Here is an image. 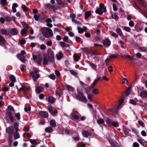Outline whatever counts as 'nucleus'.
<instances>
[{
    "instance_id": "53",
    "label": "nucleus",
    "mask_w": 147,
    "mask_h": 147,
    "mask_svg": "<svg viewBox=\"0 0 147 147\" xmlns=\"http://www.w3.org/2000/svg\"><path fill=\"white\" fill-rule=\"evenodd\" d=\"M4 18L5 21L6 22H9L11 21V18L9 16L5 17Z\"/></svg>"
},
{
    "instance_id": "26",
    "label": "nucleus",
    "mask_w": 147,
    "mask_h": 147,
    "mask_svg": "<svg viewBox=\"0 0 147 147\" xmlns=\"http://www.w3.org/2000/svg\"><path fill=\"white\" fill-rule=\"evenodd\" d=\"M18 7V5L16 3H14L12 4V10L13 13H15L16 12V8Z\"/></svg>"
},
{
    "instance_id": "62",
    "label": "nucleus",
    "mask_w": 147,
    "mask_h": 147,
    "mask_svg": "<svg viewBox=\"0 0 147 147\" xmlns=\"http://www.w3.org/2000/svg\"><path fill=\"white\" fill-rule=\"evenodd\" d=\"M129 26L131 27H133L134 24V22L132 21H130L129 23Z\"/></svg>"
},
{
    "instance_id": "44",
    "label": "nucleus",
    "mask_w": 147,
    "mask_h": 147,
    "mask_svg": "<svg viewBox=\"0 0 147 147\" xmlns=\"http://www.w3.org/2000/svg\"><path fill=\"white\" fill-rule=\"evenodd\" d=\"M18 126L19 125L18 123L16 122L14 123V128H15V129L16 131H18L19 130L18 129Z\"/></svg>"
},
{
    "instance_id": "58",
    "label": "nucleus",
    "mask_w": 147,
    "mask_h": 147,
    "mask_svg": "<svg viewBox=\"0 0 147 147\" xmlns=\"http://www.w3.org/2000/svg\"><path fill=\"white\" fill-rule=\"evenodd\" d=\"M110 34L111 36H113L115 38H117L118 37V35L117 34H116V33H115L114 32H111L110 33Z\"/></svg>"
},
{
    "instance_id": "50",
    "label": "nucleus",
    "mask_w": 147,
    "mask_h": 147,
    "mask_svg": "<svg viewBox=\"0 0 147 147\" xmlns=\"http://www.w3.org/2000/svg\"><path fill=\"white\" fill-rule=\"evenodd\" d=\"M34 17L36 21H38L40 17V15L39 14H36L34 15Z\"/></svg>"
},
{
    "instance_id": "49",
    "label": "nucleus",
    "mask_w": 147,
    "mask_h": 147,
    "mask_svg": "<svg viewBox=\"0 0 147 147\" xmlns=\"http://www.w3.org/2000/svg\"><path fill=\"white\" fill-rule=\"evenodd\" d=\"M27 29H23L21 31V33L22 35H26L27 33Z\"/></svg>"
},
{
    "instance_id": "18",
    "label": "nucleus",
    "mask_w": 147,
    "mask_h": 147,
    "mask_svg": "<svg viewBox=\"0 0 147 147\" xmlns=\"http://www.w3.org/2000/svg\"><path fill=\"white\" fill-rule=\"evenodd\" d=\"M109 142L112 147H119L118 144L115 141H111Z\"/></svg>"
},
{
    "instance_id": "43",
    "label": "nucleus",
    "mask_w": 147,
    "mask_h": 147,
    "mask_svg": "<svg viewBox=\"0 0 147 147\" xmlns=\"http://www.w3.org/2000/svg\"><path fill=\"white\" fill-rule=\"evenodd\" d=\"M75 18H74L71 19L72 22L75 23L76 24L78 25H81V23L80 22L77 21L75 20Z\"/></svg>"
},
{
    "instance_id": "51",
    "label": "nucleus",
    "mask_w": 147,
    "mask_h": 147,
    "mask_svg": "<svg viewBox=\"0 0 147 147\" xmlns=\"http://www.w3.org/2000/svg\"><path fill=\"white\" fill-rule=\"evenodd\" d=\"M48 77L51 79L55 80L56 78V76L54 74H51L48 76Z\"/></svg>"
},
{
    "instance_id": "16",
    "label": "nucleus",
    "mask_w": 147,
    "mask_h": 147,
    "mask_svg": "<svg viewBox=\"0 0 147 147\" xmlns=\"http://www.w3.org/2000/svg\"><path fill=\"white\" fill-rule=\"evenodd\" d=\"M39 114L42 117L47 118L48 116V114L47 112L44 111H40L39 112Z\"/></svg>"
},
{
    "instance_id": "39",
    "label": "nucleus",
    "mask_w": 147,
    "mask_h": 147,
    "mask_svg": "<svg viewBox=\"0 0 147 147\" xmlns=\"http://www.w3.org/2000/svg\"><path fill=\"white\" fill-rule=\"evenodd\" d=\"M123 102V99H121L119 100V105L116 108V111L118 110L119 109L120 106L122 104Z\"/></svg>"
},
{
    "instance_id": "63",
    "label": "nucleus",
    "mask_w": 147,
    "mask_h": 147,
    "mask_svg": "<svg viewBox=\"0 0 147 147\" xmlns=\"http://www.w3.org/2000/svg\"><path fill=\"white\" fill-rule=\"evenodd\" d=\"M71 73L73 75L76 76L77 74V72L75 71L71 70L70 71Z\"/></svg>"
},
{
    "instance_id": "60",
    "label": "nucleus",
    "mask_w": 147,
    "mask_h": 147,
    "mask_svg": "<svg viewBox=\"0 0 147 147\" xmlns=\"http://www.w3.org/2000/svg\"><path fill=\"white\" fill-rule=\"evenodd\" d=\"M139 49L141 51L143 52H146V49L144 47H139Z\"/></svg>"
},
{
    "instance_id": "8",
    "label": "nucleus",
    "mask_w": 147,
    "mask_h": 147,
    "mask_svg": "<svg viewBox=\"0 0 147 147\" xmlns=\"http://www.w3.org/2000/svg\"><path fill=\"white\" fill-rule=\"evenodd\" d=\"M16 87L18 90L20 91H22L25 94H26L28 91H29L30 89V87L28 86L22 85L19 90H18V88L17 87Z\"/></svg>"
},
{
    "instance_id": "17",
    "label": "nucleus",
    "mask_w": 147,
    "mask_h": 147,
    "mask_svg": "<svg viewBox=\"0 0 147 147\" xmlns=\"http://www.w3.org/2000/svg\"><path fill=\"white\" fill-rule=\"evenodd\" d=\"M82 134L85 137H87L91 135V133L87 130H85L82 131Z\"/></svg>"
},
{
    "instance_id": "59",
    "label": "nucleus",
    "mask_w": 147,
    "mask_h": 147,
    "mask_svg": "<svg viewBox=\"0 0 147 147\" xmlns=\"http://www.w3.org/2000/svg\"><path fill=\"white\" fill-rule=\"evenodd\" d=\"M87 97L88 99L90 101H92V96L91 94H88Z\"/></svg>"
},
{
    "instance_id": "2",
    "label": "nucleus",
    "mask_w": 147,
    "mask_h": 147,
    "mask_svg": "<svg viewBox=\"0 0 147 147\" xmlns=\"http://www.w3.org/2000/svg\"><path fill=\"white\" fill-rule=\"evenodd\" d=\"M7 109L8 111L7 113V114L11 121V122H13L14 121V119L12 116V113H14V109L13 107L11 105L8 106Z\"/></svg>"
},
{
    "instance_id": "21",
    "label": "nucleus",
    "mask_w": 147,
    "mask_h": 147,
    "mask_svg": "<svg viewBox=\"0 0 147 147\" xmlns=\"http://www.w3.org/2000/svg\"><path fill=\"white\" fill-rule=\"evenodd\" d=\"M56 57L58 60L61 59L63 57V54L61 52H59L56 55Z\"/></svg>"
},
{
    "instance_id": "9",
    "label": "nucleus",
    "mask_w": 147,
    "mask_h": 147,
    "mask_svg": "<svg viewBox=\"0 0 147 147\" xmlns=\"http://www.w3.org/2000/svg\"><path fill=\"white\" fill-rule=\"evenodd\" d=\"M32 57L33 60L36 61L38 64L40 63L41 62L42 57L41 55H33Z\"/></svg>"
},
{
    "instance_id": "14",
    "label": "nucleus",
    "mask_w": 147,
    "mask_h": 147,
    "mask_svg": "<svg viewBox=\"0 0 147 147\" xmlns=\"http://www.w3.org/2000/svg\"><path fill=\"white\" fill-rule=\"evenodd\" d=\"M17 57L18 58L22 63H25L26 61V59L25 57L20 54H17Z\"/></svg>"
},
{
    "instance_id": "55",
    "label": "nucleus",
    "mask_w": 147,
    "mask_h": 147,
    "mask_svg": "<svg viewBox=\"0 0 147 147\" xmlns=\"http://www.w3.org/2000/svg\"><path fill=\"white\" fill-rule=\"evenodd\" d=\"M0 3L1 5L4 6L7 3L6 0H0Z\"/></svg>"
},
{
    "instance_id": "40",
    "label": "nucleus",
    "mask_w": 147,
    "mask_h": 147,
    "mask_svg": "<svg viewBox=\"0 0 147 147\" xmlns=\"http://www.w3.org/2000/svg\"><path fill=\"white\" fill-rule=\"evenodd\" d=\"M96 38L98 40L99 39L100 37V30L99 29H97L96 30Z\"/></svg>"
},
{
    "instance_id": "33",
    "label": "nucleus",
    "mask_w": 147,
    "mask_h": 147,
    "mask_svg": "<svg viewBox=\"0 0 147 147\" xmlns=\"http://www.w3.org/2000/svg\"><path fill=\"white\" fill-rule=\"evenodd\" d=\"M43 90V88L40 86H37L36 88V90L37 93H40Z\"/></svg>"
},
{
    "instance_id": "4",
    "label": "nucleus",
    "mask_w": 147,
    "mask_h": 147,
    "mask_svg": "<svg viewBox=\"0 0 147 147\" xmlns=\"http://www.w3.org/2000/svg\"><path fill=\"white\" fill-rule=\"evenodd\" d=\"M99 6V8L97 9L95 11L96 13L101 15L102 14L103 12H106V8L103 4H100Z\"/></svg>"
},
{
    "instance_id": "1",
    "label": "nucleus",
    "mask_w": 147,
    "mask_h": 147,
    "mask_svg": "<svg viewBox=\"0 0 147 147\" xmlns=\"http://www.w3.org/2000/svg\"><path fill=\"white\" fill-rule=\"evenodd\" d=\"M42 34L45 37L49 38L53 36V33L52 30L49 28H42L40 29Z\"/></svg>"
},
{
    "instance_id": "3",
    "label": "nucleus",
    "mask_w": 147,
    "mask_h": 147,
    "mask_svg": "<svg viewBox=\"0 0 147 147\" xmlns=\"http://www.w3.org/2000/svg\"><path fill=\"white\" fill-rule=\"evenodd\" d=\"M30 76L32 78L34 82L37 81V79L40 77L38 73V71L37 69H34L32 71H30Z\"/></svg>"
},
{
    "instance_id": "25",
    "label": "nucleus",
    "mask_w": 147,
    "mask_h": 147,
    "mask_svg": "<svg viewBox=\"0 0 147 147\" xmlns=\"http://www.w3.org/2000/svg\"><path fill=\"white\" fill-rule=\"evenodd\" d=\"M123 131L125 134L129 135V132L130 130L125 126L123 127Z\"/></svg>"
},
{
    "instance_id": "48",
    "label": "nucleus",
    "mask_w": 147,
    "mask_h": 147,
    "mask_svg": "<svg viewBox=\"0 0 147 147\" xmlns=\"http://www.w3.org/2000/svg\"><path fill=\"white\" fill-rule=\"evenodd\" d=\"M87 62H88V63L89 64L90 66L91 67L93 68L94 69L96 70V66L95 65L94 63H90L89 61H87Z\"/></svg>"
},
{
    "instance_id": "27",
    "label": "nucleus",
    "mask_w": 147,
    "mask_h": 147,
    "mask_svg": "<svg viewBox=\"0 0 147 147\" xmlns=\"http://www.w3.org/2000/svg\"><path fill=\"white\" fill-rule=\"evenodd\" d=\"M45 131L47 132L51 133L53 131V129L51 127L48 126L45 128Z\"/></svg>"
},
{
    "instance_id": "34",
    "label": "nucleus",
    "mask_w": 147,
    "mask_h": 147,
    "mask_svg": "<svg viewBox=\"0 0 147 147\" xmlns=\"http://www.w3.org/2000/svg\"><path fill=\"white\" fill-rule=\"evenodd\" d=\"M105 121L106 123L107 124L109 125V126H111L112 125V123L113 121L112 120L109 118H107Z\"/></svg>"
},
{
    "instance_id": "15",
    "label": "nucleus",
    "mask_w": 147,
    "mask_h": 147,
    "mask_svg": "<svg viewBox=\"0 0 147 147\" xmlns=\"http://www.w3.org/2000/svg\"><path fill=\"white\" fill-rule=\"evenodd\" d=\"M111 41L108 39L106 38L104 41V45L106 47H109Z\"/></svg>"
},
{
    "instance_id": "29",
    "label": "nucleus",
    "mask_w": 147,
    "mask_h": 147,
    "mask_svg": "<svg viewBox=\"0 0 147 147\" xmlns=\"http://www.w3.org/2000/svg\"><path fill=\"white\" fill-rule=\"evenodd\" d=\"M116 32L119 35L121 36H123V35L122 33L121 29L119 28H117L116 29Z\"/></svg>"
},
{
    "instance_id": "54",
    "label": "nucleus",
    "mask_w": 147,
    "mask_h": 147,
    "mask_svg": "<svg viewBox=\"0 0 147 147\" xmlns=\"http://www.w3.org/2000/svg\"><path fill=\"white\" fill-rule=\"evenodd\" d=\"M76 41L79 43H81L82 42V41H81V38L78 36H76L75 38Z\"/></svg>"
},
{
    "instance_id": "47",
    "label": "nucleus",
    "mask_w": 147,
    "mask_h": 147,
    "mask_svg": "<svg viewBox=\"0 0 147 147\" xmlns=\"http://www.w3.org/2000/svg\"><path fill=\"white\" fill-rule=\"evenodd\" d=\"M11 81L13 82H15L16 81V78L13 75H11L9 77Z\"/></svg>"
},
{
    "instance_id": "11",
    "label": "nucleus",
    "mask_w": 147,
    "mask_h": 147,
    "mask_svg": "<svg viewBox=\"0 0 147 147\" xmlns=\"http://www.w3.org/2000/svg\"><path fill=\"white\" fill-rule=\"evenodd\" d=\"M5 130L6 133L9 134H12L13 133L14 129L13 126H10L7 128Z\"/></svg>"
},
{
    "instance_id": "57",
    "label": "nucleus",
    "mask_w": 147,
    "mask_h": 147,
    "mask_svg": "<svg viewBox=\"0 0 147 147\" xmlns=\"http://www.w3.org/2000/svg\"><path fill=\"white\" fill-rule=\"evenodd\" d=\"M92 92L93 93L97 94L98 93L99 90L96 88H94L92 91Z\"/></svg>"
},
{
    "instance_id": "45",
    "label": "nucleus",
    "mask_w": 147,
    "mask_h": 147,
    "mask_svg": "<svg viewBox=\"0 0 147 147\" xmlns=\"http://www.w3.org/2000/svg\"><path fill=\"white\" fill-rule=\"evenodd\" d=\"M15 116L18 120H19L20 119V113H15Z\"/></svg>"
},
{
    "instance_id": "13",
    "label": "nucleus",
    "mask_w": 147,
    "mask_h": 147,
    "mask_svg": "<svg viewBox=\"0 0 147 147\" xmlns=\"http://www.w3.org/2000/svg\"><path fill=\"white\" fill-rule=\"evenodd\" d=\"M47 101L51 104L54 103L56 101V99L52 96H50L46 98Z\"/></svg>"
},
{
    "instance_id": "20",
    "label": "nucleus",
    "mask_w": 147,
    "mask_h": 147,
    "mask_svg": "<svg viewBox=\"0 0 147 147\" xmlns=\"http://www.w3.org/2000/svg\"><path fill=\"white\" fill-rule=\"evenodd\" d=\"M44 5L49 9H55V7L53 5H51L49 3H46L44 4Z\"/></svg>"
},
{
    "instance_id": "6",
    "label": "nucleus",
    "mask_w": 147,
    "mask_h": 147,
    "mask_svg": "<svg viewBox=\"0 0 147 147\" xmlns=\"http://www.w3.org/2000/svg\"><path fill=\"white\" fill-rule=\"evenodd\" d=\"M71 117L74 120H78L79 119L80 115V114L76 111H73L71 114Z\"/></svg>"
},
{
    "instance_id": "36",
    "label": "nucleus",
    "mask_w": 147,
    "mask_h": 147,
    "mask_svg": "<svg viewBox=\"0 0 147 147\" xmlns=\"http://www.w3.org/2000/svg\"><path fill=\"white\" fill-rule=\"evenodd\" d=\"M65 87L69 91H72L74 90V89L72 87L68 85H66Z\"/></svg>"
},
{
    "instance_id": "19",
    "label": "nucleus",
    "mask_w": 147,
    "mask_h": 147,
    "mask_svg": "<svg viewBox=\"0 0 147 147\" xmlns=\"http://www.w3.org/2000/svg\"><path fill=\"white\" fill-rule=\"evenodd\" d=\"M18 32V30L16 28H12L9 31V33L13 35L17 34Z\"/></svg>"
},
{
    "instance_id": "42",
    "label": "nucleus",
    "mask_w": 147,
    "mask_h": 147,
    "mask_svg": "<svg viewBox=\"0 0 147 147\" xmlns=\"http://www.w3.org/2000/svg\"><path fill=\"white\" fill-rule=\"evenodd\" d=\"M21 24L23 27L25 28L24 29H27L28 28V25L25 22H21Z\"/></svg>"
},
{
    "instance_id": "38",
    "label": "nucleus",
    "mask_w": 147,
    "mask_h": 147,
    "mask_svg": "<svg viewBox=\"0 0 147 147\" xmlns=\"http://www.w3.org/2000/svg\"><path fill=\"white\" fill-rule=\"evenodd\" d=\"M73 57L75 61H78L80 59V57L77 54H74Z\"/></svg>"
},
{
    "instance_id": "52",
    "label": "nucleus",
    "mask_w": 147,
    "mask_h": 147,
    "mask_svg": "<svg viewBox=\"0 0 147 147\" xmlns=\"http://www.w3.org/2000/svg\"><path fill=\"white\" fill-rule=\"evenodd\" d=\"M26 67L25 65H22L20 66V69L21 71H24L26 70Z\"/></svg>"
},
{
    "instance_id": "32",
    "label": "nucleus",
    "mask_w": 147,
    "mask_h": 147,
    "mask_svg": "<svg viewBox=\"0 0 147 147\" xmlns=\"http://www.w3.org/2000/svg\"><path fill=\"white\" fill-rule=\"evenodd\" d=\"M57 95L60 96L63 94L62 90L60 89H58L56 92Z\"/></svg>"
},
{
    "instance_id": "24",
    "label": "nucleus",
    "mask_w": 147,
    "mask_h": 147,
    "mask_svg": "<svg viewBox=\"0 0 147 147\" xmlns=\"http://www.w3.org/2000/svg\"><path fill=\"white\" fill-rule=\"evenodd\" d=\"M50 125L52 127H55L56 126V123L55 121L54 120H51L50 121Z\"/></svg>"
},
{
    "instance_id": "35",
    "label": "nucleus",
    "mask_w": 147,
    "mask_h": 147,
    "mask_svg": "<svg viewBox=\"0 0 147 147\" xmlns=\"http://www.w3.org/2000/svg\"><path fill=\"white\" fill-rule=\"evenodd\" d=\"M5 42L6 41L5 39L3 37L0 35V45H1V43L2 44H5Z\"/></svg>"
},
{
    "instance_id": "28",
    "label": "nucleus",
    "mask_w": 147,
    "mask_h": 147,
    "mask_svg": "<svg viewBox=\"0 0 147 147\" xmlns=\"http://www.w3.org/2000/svg\"><path fill=\"white\" fill-rule=\"evenodd\" d=\"M100 80V78H98L96 79L93 82V84L92 85H90L89 86V87L90 88H93Z\"/></svg>"
},
{
    "instance_id": "64",
    "label": "nucleus",
    "mask_w": 147,
    "mask_h": 147,
    "mask_svg": "<svg viewBox=\"0 0 147 147\" xmlns=\"http://www.w3.org/2000/svg\"><path fill=\"white\" fill-rule=\"evenodd\" d=\"M133 147H139V145L138 143L135 142L133 144Z\"/></svg>"
},
{
    "instance_id": "56",
    "label": "nucleus",
    "mask_w": 147,
    "mask_h": 147,
    "mask_svg": "<svg viewBox=\"0 0 147 147\" xmlns=\"http://www.w3.org/2000/svg\"><path fill=\"white\" fill-rule=\"evenodd\" d=\"M113 18L115 19L116 20L118 19V17L116 13H114L112 15Z\"/></svg>"
},
{
    "instance_id": "41",
    "label": "nucleus",
    "mask_w": 147,
    "mask_h": 147,
    "mask_svg": "<svg viewBox=\"0 0 147 147\" xmlns=\"http://www.w3.org/2000/svg\"><path fill=\"white\" fill-rule=\"evenodd\" d=\"M21 8L23 10L24 12L27 11L28 9V8L24 5H22L21 6Z\"/></svg>"
},
{
    "instance_id": "22",
    "label": "nucleus",
    "mask_w": 147,
    "mask_h": 147,
    "mask_svg": "<svg viewBox=\"0 0 147 147\" xmlns=\"http://www.w3.org/2000/svg\"><path fill=\"white\" fill-rule=\"evenodd\" d=\"M140 96L142 98L146 97H147V92L144 91L140 92Z\"/></svg>"
},
{
    "instance_id": "46",
    "label": "nucleus",
    "mask_w": 147,
    "mask_h": 147,
    "mask_svg": "<svg viewBox=\"0 0 147 147\" xmlns=\"http://www.w3.org/2000/svg\"><path fill=\"white\" fill-rule=\"evenodd\" d=\"M30 142L32 144L37 145L38 144V143L35 140L30 139Z\"/></svg>"
},
{
    "instance_id": "23",
    "label": "nucleus",
    "mask_w": 147,
    "mask_h": 147,
    "mask_svg": "<svg viewBox=\"0 0 147 147\" xmlns=\"http://www.w3.org/2000/svg\"><path fill=\"white\" fill-rule=\"evenodd\" d=\"M0 32H1L3 34L5 35H8L9 33L5 29L1 28L0 29Z\"/></svg>"
},
{
    "instance_id": "12",
    "label": "nucleus",
    "mask_w": 147,
    "mask_h": 147,
    "mask_svg": "<svg viewBox=\"0 0 147 147\" xmlns=\"http://www.w3.org/2000/svg\"><path fill=\"white\" fill-rule=\"evenodd\" d=\"M87 29V28L86 26H84L82 28L78 26L77 27V30L78 32L80 34H83L84 32H86Z\"/></svg>"
},
{
    "instance_id": "37",
    "label": "nucleus",
    "mask_w": 147,
    "mask_h": 147,
    "mask_svg": "<svg viewBox=\"0 0 147 147\" xmlns=\"http://www.w3.org/2000/svg\"><path fill=\"white\" fill-rule=\"evenodd\" d=\"M97 122L98 124L100 125V124H104L105 123V121L102 119L101 118L98 120H97Z\"/></svg>"
},
{
    "instance_id": "30",
    "label": "nucleus",
    "mask_w": 147,
    "mask_h": 147,
    "mask_svg": "<svg viewBox=\"0 0 147 147\" xmlns=\"http://www.w3.org/2000/svg\"><path fill=\"white\" fill-rule=\"evenodd\" d=\"M85 19H87L89 18L91 15V12L90 11H86L85 12Z\"/></svg>"
},
{
    "instance_id": "10",
    "label": "nucleus",
    "mask_w": 147,
    "mask_h": 147,
    "mask_svg": "<svg viewBox=\"0 0 147 147\" xmlns=\"http://www.w3.org/2000/svg\"><path fill=\"white\" fill-rule=\"evenodd\" d=\"M47 56L49 59H53L54 57V53L50 48L48 49L47 51Z\"/></svg>"
},
{
    "instance_id": "7",
    "label": "nucleus",
    "mask_w": 147,
    "mask_h": 147,
    "mask_svg": "<svg viewBox=\"0 0 147 147\" xmlns=\"http://www.w3.org/2000/svg\"><path fill=\"white\" fill-rule=\"evenodd\" d=\"M134 7L141 14L143 15L144 17L147 19V13H146V12L143 10L141 9L138 5L136 3H135L134 5Z\"/></svg>"
},
{
    "instance_id": "31",
    "label": "nucleus",
    "mask_w": 147,
    "mask_h": 147,
    "mask_svg": "<svg viewBox=\"0 0 147 147\" xmlns=\"http://www.w3.org/2000/svg\"><path fill=\"white\" fill-rule=\"evenodd\" d=\"M18 131H16L14 133L13 136L14 139L16 140L20 138V135Z\"/></svg>"
},
{
    "instance_id": "61",
    "label": "nucleus",
    "mask_w": 147,
    "mask_h": 147,
    "mask_svg": "<svg viewBox=\"0 0 147 147\" xmlns=\"http://www.w3.org/2000/svg\"><path fill=\"white\" fill-rule=\"evenodd\" d=\"M123 29L127 32H129L130 30V29L129 27L124 26L123 27Z\"/></svg>"
},
{
    "instance_id": "5",
    "label": "nucleus",
    "mask_w": 147,
    "mask_h": 147,
    "mask_svg": "<svg viewBox=\"0 0 147 147\" xmlns=\"http://www.w3.org/2000/svg\"><path fill=\"white\" fill-rule=\"evenodd\" d=\"M79 94H76V97L77 99L82 102H87V99L86 97L83 94L81 93Z\"/></svg>"
}]
</instances>
